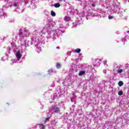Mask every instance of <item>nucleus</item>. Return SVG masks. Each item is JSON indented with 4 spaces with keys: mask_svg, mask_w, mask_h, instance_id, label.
Listing matches in <instances>:
<instances>
[{
    "mask_svg": "<svg viewBox=\"0 0 129 129\" xmlns=\"http://www.w3.org/2000/svg\"><path fill=\"white\" fill-rule=\"evenodd\" d=\"M116 71L117 73L120 74V73H122V72H124V70L121 69L120 66H117L116 67Z\"/></svg>",
    "mask_w": 129,
    "mask_h": 129,
    "instance_id": "1",
    "label": "nucleus"
},
{
    "mask_svg": "<svg viewBox=\"0 0 129 129\" xmlns=\"http://www.w3.org/2000/svg\"><path fill=\"white\" fill-rule=\"evenodd\" d=\"M56 67H57V68H60V64L59 63H57L56 64Z\"/></svg>",
    "mask_w": 129,
    "mask_h": 129,
    "instance_id": "14",
    "label": "nucleus"
},
{
    "mask_svg": "<svg viewBox=\"0 0 129 129\" xmlns=\"http://www.w3.org/2000/svg\"><path fill=\"white\" fill-rule=\"evenodd\" d=\"M16 57L17 58L18 61H20V59L22 58V54L20 51H17L16 53Z\"/></svg>",
    "mask_w": 129,
    "mask_h": 129,
    "instance_id": "2",
    "label": "nucleus"
},
{
    "mask_svg": "<svg viewBox=\"0 0 129 129\" xmlns=\"http://www.w3.org/2000/svg\"><path fill=\"white\" fill-rule=\"evenodd\" d=\"M84 74H85V71H81V72H80L79 75V76H82V75H84Z\"/></svg>",
    "mask_w": 129,
    "mask_h": 129,
    "instance_id": "7",
    "label": "nucleus"
},
{
    "mask_svg": "<svg viewBox=\"0 0 129 129\" xmlns=\"http://www.w3.org/2000/svg\"><path fill=\"white\" fill-rule=\"evenodd\" d=\"M109 20H111V19H113V17L111 16H109L108 17Z\"/></svg>",
    "mask_w": 129,
    "mask_h": 129,
    "instance_id": "15",
    "label": "nucleus"
},
{
    "mask_svg": "<svg viewBox=\"0 0 129 129\" xmlns=\"http://www.w3.org/2000/svg\"><path fill=\"white\" fill-rule=\"evenodd\" d=\"M40 129H45V126H44V124H40Z\"/></svg>",
    "mask_w": 129,
    "mask_h": 129,
    "instance_id": "10",
    "label": "nucleus"
},
{
    "mask_svg": "<svg viewBox=\"0 0 129 129\" xmlns=\"http://www.w3.org/2000/svg\"><path fill=\"white\" fill-rule=\"evenodd\" d=\"M49 118H47L46 119H45V121H47V120H49Z\"/></svg>",
    "mask_w": 129,
    "mask_h": 129,
    "instance_id": "17",
    "label": "nucleus"
},
{
    "mask_svg": "<svg viewBox=\"0 0 129 129\" xmlns=\"http://www.w3.org/2000/svg\"><path fill=\"white\" fill-rule=\"evenodd\" d=\"M127 33H129V31H127Z\"/></svg>",
    "mask_w": 129,
    "mask_h": 129,
    "instance_id": "21",
    "label": "nucleus"
},
{
    "mask_svg": "<svg viewBox=\"0 0 129 129\" xmlns=\"http://www.w3.org/2000/svg\"><path fill=\"white\" fill-rule=\"evenodd\" d=\"M19 36L20 38H24V37H25V34L24 32H22V29L19 30Z\"/></svg>",
    "mask_w": 129,
    "mask_h": 129,
    "instance_id": "3",
    "label": "nucleus"
},
{
    "mask_svg": "<svg viewBox=\"0 0 129 129\" xmlns=\"http://www.w3.org/2000/svg\"><path fill=\"white\" fill-rule=\"evenodd\" d=\"M30 35V32H29V30L27 29H24V36L25 37H28Z\"/></svg>",
    "mask_w": 129,
    "mask_h": 129,
    "instance_id": "4",
    "label": "nucleus"
},
{
    "mask_svg": "<svg viewBox=\"0 0 129 129\" xmlns=\"http://www.w3.org/2000/svg\"><path fill=\"white\" fill-rule=\"evenodd\" d=\"M53 110L54 112H56V113H58V112L60 111V109H59V108L56 106L53 107Z\"/></svg>",
    "mask_w": 129,
    "mask_h": 129,
    "instance_id": "5",
    "label": "nucleus"
},
{
    "mask_svg": "<svg viewBox=\"0 0 129 129\" xmlns=\"http://www.w3.org/2000/svg\"><path fill=\"white\" fill-rule=\"evenodd\" d=\"M51 16H52L53 17H55V16H56V13H55L54 12V11H51Z\"/></svg>",
    "mask_w": 129,
    "mask_h": 129,
    "instance_id": "12",
    "label": "nucleus"
},
{
    "mask_svg": "<svg viewBox=\"0 0 129 129\" xmlns=\"http://www.w3.org/2000/svg\"><path fill=\"white\" fill-rule=\"evenodd\" d=\"M75 52H76V53H80V52H81V49L78 48L75 50Z\"/></svg>",
    "mask_w": 129,
    "mask_h": 129,
    "instance_id": "9",
    "label": "nucleus"
},
{
    "mask_svg": "<svg viewBox=\"0 0 129 129\" xmlns=\"http://www.w3.org/2000/svg\"><path fill=\"white\" fill-rule=\"evenodd\" d=\"M118 84L120 87L122 86L123 85V82L121 81H120L118 82Z\"/></svg>",
    "mask_w": 129,
    "mask_h": 129,
    "instance_id": "8",
    "label": "nucleus"
},
{
    "mask_svg": "<svg viewBox=\"0 0 129 129\" xmlns=\"http://www.w3.org/2000/svg\"><path fill=\"white\" fill-rule=\"evenodd\" d=\"M64 20L66 22H69V21L71 20V18L68 16H66L64 17Z\"/></svg>",
    "mask_w": 129,
    "mask_h": 129,
    "instance_id": "6",
    "label": "nucleus"
},
{
    "mask_svg": "<svg viewBox=\"0 0 129 129\" xmlns=\"http://www.w3.org/2000/svg\"><path fill=\"white\" fill-rule=\"evenodd\" d=\"M122 93H123V92H122V91H119L118 93V95H122Z\"/></svg>",
    "mask_w": 129,
    "mask_h": 129,
    "instance_id": "13",
    "label": "nucleus"
},
{
    "mask_svg": "<svg viewBox=\"0 0 129 129\" xmlns=\"http://www.w3.org/2000/svg\"><path fill=\"white\" fill-rule=\"evenodd\" d=\"M14 6V7H17L18 6V4L16 3H15Z\"/></svg>",
    "mask_w": 129,
    "mask_h": 129,
    "instance_id": "16",
    "label": "nucleus"
},
{
    "mask_svg": "<svg viewBox=\"0 0 129 129\" xmlns=\"http://www.w3.org/2000/svg\"><path fill=\"white\" fill-rule=\"evenodd\" d=\"M57 49H59V47H57Z\"/></svg>",
    "mask_w": 129,
    "mask_h": 129,
    "instance_id": "22",
    "label": "nucleus"
},
{
    "mask_svg": "<svg viewBox=\"0 0 129 129\" xmlns=\"http://www.w3.org/2000/svg\"><path fill=\"white\" fill-rule=\"evenodd\" d=\"M59 1H62V0H59Z\"/></svg>",
    "mask_w": 129,
    "mask_h": 129,
    "instance_id": "23",
    "label": "nucleus"
},
{
    "mask_svg": "<svg viewBox=\"0 0 129 129\" xmlns=\"http://www.w3.org/2000/svg\"><path fill=\"white\" fill-rule=\"evenodd\" d=\"M92 7H95V4H92Z\"/></svg>",
    "mask_w": 129,
    "mask_h": 129,
    "instance_id": "18",
    "label": "nucleus"
},
{
    "mask_svg": "<svg viewBox=\"0 0 129 129\" xmlns=\"http://www.w3.org/2000/svg\"><path fill=\"white\" fill-rule=\"evenodd\" d=\"M54 7H55V8H59V7H60V4L56 3V4H54Z\"/></svg>",
    "mask_w": 129,
    "mask_h": 129,
    "instance_id": "11",
    "label": "nucleus"
},
{
    "mask_svg": "<svg viewBox=\"0 0 129 129\" xmlns=\"http://www.w3.org/2000/svg\"><path fill=\"white\" fill-rule=\"evenodd\" d=\"M103 72H104V73L105 74H106V70H104V71H103Z\"/></svg>",
    "mask_w": 129,
    "mask_h": 129,
    "instance_id": "19",
    "label": "nucleus"
},
{
    "mask_svg": "<svg viewBox=\"0 0 129 129\" xmlns=\"http://www.w3.org/2000/svg\"><path fill=\"white\" fill-rule=\"evenodd\" d=\"M49 72H53V71H52V70L49 71Z\"/></svg>",
    "mask_w": 129,
    "mask_h": 129,
    "instance_id": "20",
    "label": "nucleus"
}]
</instances>
